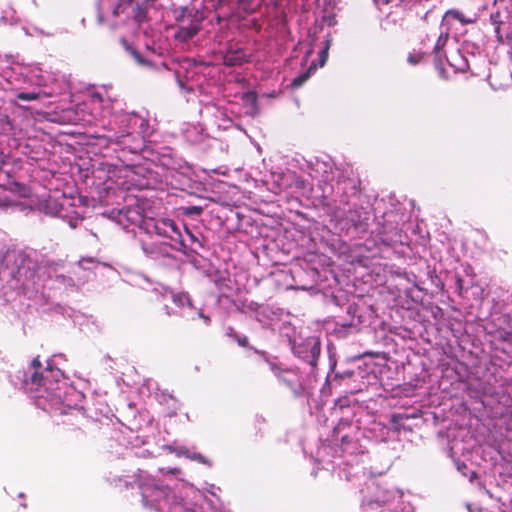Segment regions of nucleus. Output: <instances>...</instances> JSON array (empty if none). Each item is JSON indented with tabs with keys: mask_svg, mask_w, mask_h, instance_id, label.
Masks as SVG:
<instances>
[{
	"mask_svg": "<svg viewBox=\"0 0 512 512\" xmlns=\"http://www.w3.org/2000/svg\"><path fill=\"white\" fill-rule=\"evenodd\" d=\"M144 227L148 233L170 240V246L173 249L186 253L187 245L173 220L169 218H148L144 220Z\"/></svg>",
	"mask_w": 512,
	"mask_h": 512,
	"instance_id": "f257e3e1",
	"label": "nucleus"
},
{
	"mask_svg": "<svg viewBox=\"0 0 512 512\" xmlns=\"http://www.w3.org/2000/svg\"><path fill=\"white\" fill-rule=\"evenodd\" d=\"M293 352L299 358L306 360L312 368H315L321 353L320 341L308 339L303 343L294 345Z\"/></svg>",
	"mask_w": 512,
	"mask_h": 512,
	"instance_id": "f03ea898",
	"label": "nucleus"
},
{
	"mask_svg": "<svg viewBox=\"0 0 512 512\" xmlns=\"http://www.w3.org/2000/svg\"><path fill=\"white\" fill-rule=\"evenodd\" d=\"M272 371L276 377L289 387L295 397L303 394L304 387L298 374L292 370H282L276 365H272Z\"/></svg>",
	"mask_w": 512,
	"mask_h": 512,
	"instance_id": "7ed1b4c3",
	"label": "nucleus"
},
{
	"mask_svg": "<svg viewBox=\"0 0 512 512\" xmlns=\"http://www.w3.org/2000/svg\"><path fill=\"white\" fill-rule=\"evenodd\" d=\"M30 375H27V372L24 370H19L17 372L18 379L21 380L22 386L25 390L30 392H38L40 387H42L44 383V377L39 370L28 371Z\"/></svg>",
	"mask_w": 512,
	"mask_h": 512,
	"instance_id": "20e7f679",
	"label": "nucleus"
},
{
	"mask_svg": "<svg viewBox=\"0 0 512 512\" xmlns=\"http://www.w3.org/2000/svg\"><path fill=\"white\" fill-rule=\"evenodd\" d=\"M343 430L354 431L351 420L340 419L333 429L332 437L335 442H339L342 448H346L352 443L354 434H342Z\"/></svg>",
	"mask_w": 512,
	"mask_h": 512,
	"instance_id": "39448f33",
	"label": "nucleus"
},
{
	"mask_svg": "<svg viewBox=\"0 0 512 512\" xmlns=\"http://www.w3.org/2000/svg\"><path fill=\"white\" fill-rule=\"evenodd\" d=\"M138 487L141 491L142 504L145 507H151L150 497L154 492L159 490L157 484L153 483L152 480L139 479Z\"/></svg>",
	"mask_w": 512,
	"mask_h": 512,
	"instance_id": "423d86ee",
	"label": "nucleus"
},
{
	"mask_svg": "<svg viewBox=\"0 0 512 512\" xmlns=\"http://www.w3.org/2000/svg\"><path fill=\"white\" fill-rule=\"evenodd\" d=\"M347 219L352 222L356 229H365L368 225L369 216L363 208H354L348 211Z\"/></svg>",
	"mask_w": 512,
	"mask_h": 512,
	"instance_id": "0eeeda50",
	"label": "nucleus"
},
{
	"mask_svg": "<svg viewBox=\"0 0 512 512\" xmlns=\"http://www.w3.org/2000/svg\"><path fill=\"white\" fill-rule=\"evenodd\" d=\"M245 61V55L243 52L237 51L235 53H227L224 57V63L226 65H240Z\"/></svg>",
	"mask_w": 512,
	"mask_h": 512,
	"instance_id": "6e6552de",
	"label": "nucleus"
},
{
	"mask_svg": "<svg viewBox=\"0 0 512 512\" xmlns=\"http://www.w3.org/2000/svg\"><path fill=\"white\" fill-rule=\"evenodd\" d=\"M198 32V29L196 26H187V27H181L177 34H176V37L178 39H180L181 41H186L190 38H192L194 35H196Z\"/></svg>",
	"mask_w": 512,
	"mask_h": 512,
	"instance_id": "1a4fd4ad",
	"label": "nucleus"
},
{
	"mask_svg": "<svg viewBox=\"0 0 512 512\" xmlns=\"http://www.w3.org/2000/svg\"><path fill=\"white\" fill-rule=\"evenodd\" d=\"M391 494L386 491L381 496H377L375 499H370L364 503V506L373 508L374 505L383 506L390 500Z\"/></svg>",
	"mask_w": 512,
	"mask_h": 512,
	"instance_id": "9d476101",
	"label": "nucleus"
},
{
	"mask_svg": "<svg viewBox=\"0 0 512 512\" xmlns=\"http://www.w3.org/2000/svg\"><path fill=\"white\" fill-rule=\"evenodd\" d=\"M314 68H315V66L311 65V66H310V68H309V71H307V72H305V73L301 74L300 76H298V77L294 78V79L291 81V86H293V87H299V86H301V85H302V84H303V83L308 79V77H309V75H310V71H311L312 69H314Z\"/></svg>",
	"mask_w": 512,
	"mask_h": 512,
	"instance_id": "9b49d317",
	"label": "nucleus"
},
{
	"mask_svg": "<svg viewBox=\"0 0 512 512\" xmlns=\"http://www.w3.org/2000/svg\"><path fill=\"white\" fill-rule=\"evenodd\" d=\"M9 185V189L13 192H18L20 195H23L25 196V191H26V187L25 185L19 183V182H16V181H11L8 183Z\"/></svg>",
	"mask_w": 512,
	"mask_h": 512,
	"instance_id": "f8f14e48",
	"label": "nucleus"
},
{
	"mask_svg": "<svg viewBox=\"0 0 512 512\" xmlns=\"http://www.w3.org/2000/svg\"><path fill=\"white\" fill-rule=\"evenodd\" d=\"M183 213L187 216L196 215L199 216L203 213V208L201 206H187L184 208Z\"/></svg>",
	"mask_w": 512,
	"mask_h": 512,
	"instance_id": "ddd939ff",
	"label": "nucleus"
},
{
	"mask_svg": "<svg viewBox=\"0 0 512 512\" xmlns=\"http://www.w3.org/2000/svg\"><path fill=\"white\" fill-rule=\"evenodd\" d=\"M497 338L504 342H511L512 341V331H507L505 329H498L497 330Z\"/></svg>",
	"mask_w": 512,
	"mask_h": 512,
	"instance_id": "4468645a",
	"label": "nucleus"
},
{
	"mask_svg": "<svg viewBox=\"0 0 512 512\" xmlns=\"http://www.w3.org/2000/svg\"><path fill=\"white\" fill-rule=\"evenodd\" d=\"M445 16L457 19V20H459L462 23H467L468 22V21H466L464 19L463 14L461 12L457 11V10H449V11L446 12Z\"/></svg>",
	"mask_w": 512,
	"mask_h": 512,
	"instance_id": "2eb2a0df",
	"label": "nucleus"
},
{
	"mask_svg": "<svg viewBox=\"0 0 512 512\" xmlns=\"http://www.w3.org/2000/svg\"><path fill=\"white\" fill-rule=\"evenodd\" d=\"M173 301L175 303H180L181 305H183L185 302L186 303H190L189 297L187 295H185V294L174 295L173 296Z\"/></svg>",
	"mask_w": 512,
	"mask_h": 512,
	"instance_id": "dca6fc26",
	"label": "nucleus"
},
{
	"mask_svg": "<svg viewBox=\"0 0 512 512\" xmlns=\"http://www.w3.org/2000/svg\"><path fill=\"white\" fill-rule=\"evenodd\" d=\"M236 342L238 343L239 346L241 347H248L249 346V340L246 336H239V335H235L234 336Z\"/></svg>",
	"mask_w": 512,
	"mask_h": 512,
	"instance_id": "f3484780",
	"label": "nucleus"
},
{
	"mask_svg": "<svg viewBox=\"0 0 512 512\" xmlns=\"http://www.w3.org/2000/svg\"><path fill=\"white\" fill-rule=\"evenodd\" d=\"M42 367V364H41V361L39 359V356L35 357L30 366H29V371H32V370H39L40 368Z\"/></svg>",
	"mask_w": 512,
	"mask_h": 512,
	"instance_id": "a211bd4d",
	"label": "nucleus"
},
{
	"mask_svg": "<svg viewBox=\"0 0 512 512\" xmlns=\"http://www.w3.org/2000/svg\"><path fill=\"white\" fill-rule=\"evenodd\" d=\"M328 49H329V42H327L326 47L321 51V54H320L321 65H324V63L326 62V59L328 56Z\"/></svg>",
	"mask_w": 512,
	"mask_h": 512,
	"instance_id": "6ab92c4d",
	"label": "nucleus"
},
{
	"mask_svg": "<svg viewBox=\"0 0 512 512\" xmlns=\"http://www.w3.org/2000/svg\"><path fill=\"white\" fill-rule=\"evenodd\" d=\"M421 59V55L420 54H416V55H410L408 57V62L411 63V64H417Z\"/></svg>",
	"mask_w": 512,
	"mask_h": 512,
	"instance_id": "aec40b11",
	"label": "nucleus"
},
{
	"mask_svg": "<svg viewBox=\"0 0 512 512\" xmlns=\"http://www.w3.org/2000/svg\"><path fill=\"white\" fill-rule=\"evenodd\" d=\"M13 205L11 201H9L7 198H3L0 196V207H9Z\"/></svg>",
	"mask_w": 512,
	"mask_h": 512,
	"instance_id": "412c9836",
	"label": "nucleus"
},
{
	"mask_svg": "<svg viewBox=\"0 0 512 512\" xmlns=\"http://www.w3.org/2000/svg\"><path fill=\"white\" fill-rule=\"evenodd\" d=\"M463 279L461 277H457L456 279V285H457V289L459 290V292L462 291L463 289Z\"/></svg>",
	"mask_w": 512,
	"mask_h": 512,
	"instance_id": "4be33fe9",
	"label": "nucleus"
},
{
	"mask_svg": "<svg viewBox=\"0 0 512 512\" xmlns=\"http://www.w3.org/2000/svg\"><path fill=\"white\" fill-rule=\"evenodd\" d=\"M255 421L258 423V424H264L266 422V419L264 416L262 415H256L255 417Z\"/></svg>",
	"mask_w": 512,
	"mask_h": 512,
	"instance_id": "5701e85b",
	"label": "nucleus"
},
{
	"mask_svg": "<svg viewBox=\"0 0 512 512\" xmlns=\"http://www.w3.org/2000/svg\"><path fill=\"white\" fill-rule=\"evenodd\" d=\"M44 117H45L47 120H49V121H53V122L58 120L56 117H53V116H52L50 113H48V112H45V113H44Z\"/></svg>",
	"mask_w": 512,
	"mask_h": 512,
	"instance_id": "b1692460",
	"label": "nucleus"
},
{
	"mask_svg": "<svg viewBox=\"0 0 512 512\" xmlns=\"http://www.w3.org/2000/svg\"><path fill=\"white\" fill-rule=\"evenodd\" d=\"M161 311H163V313H164V315H165V316H169V312H168V307H167V305H163V306L161 307Z\"/></svg>",
	"mask_w": 512,
	"mask_h": 512,
	"instance_id": "393cba45",
	"label": "nucleus"
},
{
	"mask_svg": "<svg viewBox=\"0 0 512 512\" xmlns=\"http://www.w3.org/2000/svg\"><path fill=\"white\" fill-rule=\"evenodd\" d=\"M153 321L156 323V324H162V319L160 317H158L157 315H155L153 317Z\"/></svg>",
	"mask_w": 512,
	"mask_h": 512,
	"instance_id": "a878e982",
	"label": "nucleus"
},
{
	"mask_svg": "<svg viewBox=\"0 0 512 512\" xmlns=\"http://www.w3.org/2000/svg\"><path fill=\"white\" fill-rule=\"evenodd\" d=\"M167 472L170 474H178L180 472V469L173 468V469H169Z\"/></svg>",
	"mask_w": 512,
	"mask_h": 512,
	"instance_id": "bb28decb",
	"label": "nucleus"
},
{
	"mask_svg": "<svg viewBox=\"0 0 512 512\" xmlns=\"http://www.w3.org/2000/svg\"><path fill=\"white\" fill-rule=\"evenodd\" d=\"M199 315H200V317H202V318L205 320V323H206V324H209V322H210V318H209L208 316H205V315H203L202 313H200Z\"/></svg>",
	"mask_w": 512,
	"mask_h": 512,
	"instance_id": "cd10ccee",
	"label": "nucleus"
},
{
	"mask_svg": "<svg viewBox=\"0 0 512 512\" xmlns=\"http://www.w3.org/2000/svg\"><path fill=\"white\" fill-rule=\"evenodd\" d=\"M363 356H364V357H365V356L374 357V356H376V354H375V353H373V352H364V353H363Z\"/></svg>",
	"mask_w": 512,
	"mask_h": 512,
	"instance_id": "c85d7f7f",
	"label": "nucleus"
},
{
	"mask_svg": "<svg viewBox=\"0 0 512 512\" xmlns=\"http://www.w3.org/2000/svg\"><path fill=\"white\" fill-rule=\"evenodd\" d=\"M187 233H188V235H189V237L191 238L192 241H196L197 240L196 237L190 231L187 230Z\"/></svg>",
	"mask_w": 512,
	"mask_h": 512,
	"instance_id": "c756f323",
	"label": "nucleus"
},
{
	"mask_svg": "<svg viewBox=\"0 0 512 512\" xmlns=\"http://www.w3.org/2000/svg\"><path fill=\"white\" fill-rule=\"evenodd\" d=\"M19 97H22V96H36L35 94H24V93H20L18 95Z\"/></svg>",
	"mask_w": 512,
	"mask_h": 512,
	"instance_id": "7c9ffc66",
	"label": "nucleus"
},
{
	"mask_svg": "<svg viewBox=\"0 0 512 512\" xmlns=\"http://www.w3.org/2000/svg\"><path fill=\"white\" fill-rule=\"evenodd\" d=\"M354 431L343 430L342 434H354Z\"/></svg>",
	"mask_w": 512,
	"mask_h": 512,
	"instance_id": "2f4dec72",
	"label": "nucleus"
},
{
	"mask_svg": "<svg viewBox=\"0 0 512 512\" xmlns=\"http://www.w3.org/2000/svg\"><path fill=\"white\" fill-rule=\"evenodd\" d=\"M352 375H353V372H348V373H346V376H349V377H350V376H352Z\"/></svg>",
	"mask_w": 512,
	"mask_h": 512,
	"instance_id": "473e14b6",
	"label": "nucleus"
},
{
	"mask_svg": "<svg viewBox=\"0 0 512 512\" xmlns=\"http://www.w3.org/2000/svg\"><path fill=\"white\" fill-rule=\"evenodd\" d=\"M92 96H100V93H94Z\"/></svg>",
	"mask_w": 512,
	"mask_h": 512,
	"instance_id": "72a5a7b5",
	"label": "nucleus"
},
{
	"mask_svg": "<svg viewBox=\"0 0 512 512\" xmlns=\"http://www.w3.org/2000/svg\"><path fill=\"white\" fill-rule=\"evenodd\" d=\"M24 100H32L33 98H28V97H25L23 98Z\"/></svg>",
	"mask_w": 512,
	"mask_h": 512,
	"instance_id": "f704fd0d",
	"label": "nucleus"
},
{
	"mask_svg": "<svg viewBox=\"0 0 512 512\" xmlns=\"http://www.w3.org/2000/svg\"><path fill=\"white\" fill-rule=\"evenodd\" d=\"M2 173H4V171H1V172H0V175H1ZM5 175H8V172H5Z\"/></svg>",
	"mask_w": 512,
	"mask_h": 512,
	"instance_id": "c9c22d12",
	"label": "nucleus"
}]
</instances>
